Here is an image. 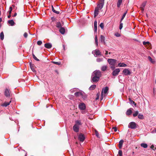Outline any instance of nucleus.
I'll use <instances>...</instances> for the list:
<instances>
[{"instance_id": "obj_16", "label": "nucleus", "mask_w": 156, "mask_h": 156, "mask_svg": "<svg viewBox=\"0 0 156 156\" xmlns=\"http://www.w3.org/2000/svg\"><path fill=\"white\" fill-rule=\"evenodd\" d=\"M44 46L46 48L48 49L51 48L52 46L51 44L50 43L45 44Z\"/></svg>"}, {"instance_id": "obj_10", "label": "nucleus", "mask_w": 156, "mask_h": 156, "mask_svg": "<svg viewBox=\"0 0 156 156\" xmlns=\"http://www.w3.org/2000/svg\"><path fill=\"white\" fill-rule=\"evenodd\" d=\"M99 79L98 77H96L92 75L91 81L92 82H97L99 81Z\"/></svg>"}, {"instance_id": "obj_58", "label": "nucleus", "mask_w": 156, "mask_h": 156, "mask_svg": "<svg viewBox=\"0 0 156 156\" xmlns=\"http://www.w3.org/2000/svg\"><path fill=\"white\" fill-rule=\"evenodd\" d=\"M108 54V51H105V55H107Z\"/></svg>"}, {"instance_id": "obj_60", "label": "nucleus", "mask_w": 156, "mask_h": 156, "mask_svg": "<svg viewBox=\"0 0 156 156\" xmlns=\"http://www.w3.org/2000/svg\"><path fill=\"white\" fill-rule=\"evenodd\" d=\"M11 17V15H9L8 16V18H10Z\"/></svg>"}, {"instance_id": "obj_26", "label": "nucleus", "mask_w": 156, "mask_h": 156, "mask_svg": "<svg viewBox=\"0 0 156 156\" xmlns=\"http://www.w3.org/2000/svg\"><path fill=\"white\" fill-rule=\"evenodd\" d=\"M51 8L53 12L54 13L57 14H58L59 13V11H56L54 9V7L52 5H51Z\"/></svg>"}, {"instance_id": "obj_63", "label": "nucleus", "mask_w": 156, "mask_h": 156, "mask_svg": "<svg viewBox=\"0 0 156 156\" xmlns=\"http://www.w3.org/2000/svg\"><path fill=\"white\" fill-rule=\"evenodd\" d=\"M2 19L0 17V22H1L2 21Z\"/></svg>"}, {"instance_id": "obj_62", "label": "nucleus", "mask_w": 156, "mask_h": 156, "mask_svg": "<svg viewBox=\"0 0 156 156\" xmlns=\"http://www.w3.org/2000/svg\"><path fill=\"white\" fill-rule=\"evenodd\" d=\"M63 48L64 50H65V45H63Z\"/></svg>"}, {"instance_id": "obj_20", "label": "nucleus", "mask_w": 156, "mask_h": 156, "mask_svg": "<svg viewBox=\"0 0 156 156\" xmlns=\"http://www.w3.org/2000/svg\"><path fill=\"white\" fill-rule=\"evenodd\" d=\"M59 31L61 34H64L65 33V30L63 27H61L60 28Z\"/></svg>"}, {"instance_id": "obj_28", "label": "nucleus", "mask_w": 156, "mask_h": 156, "mask_svg": "<svg viewBox=\"0 0 156 156\" xmlns=\"http://www.w3.org/2000/svg\"><path fill=\"white\" fill-rule=\"evenodd\" d=\"M96 85H92L90 86V87H89V90H93L96 87Z\"/></svg>"}, {"instance_id": "obj_9", "label": "nucleus", "mask_w": 156, "mask_h": 156, "mask_svg": "<svg viewBox=\"0 0 156 156\" xmlns=\"http://www.w3.org/2000/svg\"><path fill=\"white\" fill-rule=\"evenodd\" d=\"M113 70L114 71L112 72V75L114 76H116L117 75L120 71V69L118 68Z\"/></svg>"}, {"instance_id": "obj_29", "label": "nucleus", "mask_w": 156, "mask_h": 156, "mask_svg": "<svg viewBox=\"0 0 156 156\" xmlns=\"http://www.w3.org/2000/svg\"><path fill=\"white\" fill-rule=\"evenodd\" d=\"M76 124L75 125H78L79 126V125H80L82 124V123L80 120H76L75 122Z\"/></svg>"}, {"instance_id": "obj_40", "label": "nucleus", "mask_w": 156, "mask_h": 156, "mask_svg": "<svg viewBox=\"0 0 156 156\" xmlns=\"http://www.w3.org/2000/svg\"><path fill=\"white\" fill-rule=\"evenodd\" d=\"M51 62H52V63H53L54 64H56V65H60L61 64V63L60 62H56L52 61Z\"/></svg>"}, {"instance_id": "obj_52", "label": "nucleus", "mask_w": 156, "mask_h": 156, "mask_svg": "<svg viewBox=\"0 0 156 156\" xmlns=\"http://www.w3.org/2000/svg\"><path fill=\"white\" fill-rule=\"evenodd\" d=\"M23 36L27 38V33L26 32L25 33L23 34Z\"/></svg>"}, {"instance_id": "obj_35", "label": "nucleus", "mask_w": 156, "mask_h": 156, "mask_svg": "<svg viewBox=\"0 0 156 156\" xmlns=\"http://www.w3.org/2000/svg\"><path fill=\"white\" fill-rule=\"evenodd\" d=\"M34 64H32L31 63H30V68H31V69L33 71H34Z\"/></svg>"}, {"instance_id": "obj_38", "label": "nucleus", "mask_w": 156, "mask_h": 156, "mask_svg": "<svg viewBox=\"0 0 156 156\" xmlns=\"http://www.w3.org/2000/svg\"><path fill=\"white\" fill-rule=\"evenodd\" d=\"M138 111H136L133 114V117H136L138 115Z\"/></svg>"}, {"instance_id": "obj_7", "label": "nucleus", "mask_w": 156, "mask_h": 156, "mask_svg": "<svg viewBox=\"0 0 156 156\" xmlns=\"http://www.w3.org/2000/svg\"><path fill=\"white\" fill-rule=\"evenodd\" d=\"M79 108L80 110H83L86 108L85 105L84 103H81L79 105Z\"/></svg>"}, {"instance_id": "obj_25", "label": "nucleus", "mask_w": 156, "mask_h": 156, "mask_svg": "<svg viewBox=\"0 0 156 156\" xmlns=\"http://www.w3.org/2000/svg\"><path fill=\"white\" fill-rule=\"evenodd\" d=\"M118 66L119 67H126L127 65L123 63H120L118 64Z\"/></svg>"}, {"instance_id": "obj_8", "label": "nucleus", "mask_w": 156, "mask_h": 156, "mask_svg": "<svg viewBox=\"0 0 156 156\" xmlns=\"http://www.w3.org/2000/svg\"><path fill=\"white\" fill-rule=\"evenodd\" d=\"M78 138L80 141L83 142L85 139V137L83 134L80 133L79 134Z\"/></svg>"}, {"instance_id": "obj_22", "label": "nucleus", "mask_w": 156, "mask_h": 156, "mask_svg": "<svg viewBox=\"0 0 156 156\" xmlns=\"http://www.w3.org/2000/svg\"><path fill=\"white\" fill-rule=\"evenodd\" d=\"M94 32H96L97 29V21L95 20L94 23Z\"/></svg>"}, {"instance_id": "obj_12", "label": "nucleus", "mask_w": 156, "mask_h": 156, "mask_svg": "<svg viewBox=\"0 0 156 156\" xmlns=\"http://www.w3.org/2000/svg\"><path fill=\"white\" fill-rule=\"evenodd\" d=\"M10 90L8 89H6L5 90L4 94L5 96L7 97H9L10 96Z\"/></svg>"}, {"instance_id": "obj_50", "label": "nucleus", "mask_w": 156, "mask_h": 156, "mask_svg": "<svg viewBox=\"0 0 156 156\" xmlns=\"http://www.w3.org/2000/svg\"><path fill=\"white\" fill-rule=\"evenodd\" d=\"M115 35L117 37H119L120 36V34L118 33H115Z\"/></svg>"}, {"instance_id": "obj_33", "label": "nucleus", "mask_w": 156, "mask_h": 156, "mask_svg": "<svg viewBox=\"0 0 156 156\" xmlns=\"http://www.w3.org/2000/svg\"><path fill=\"white\" fill-rule=\"evenodd\" d=\"M138 118L140 119H144L143 115L140 114H139L138 115Z\"/></svg>"}, {"instance_id": "obj_61", "label": "nucleus", "mask_w": 156, "mask_h": 156, "mask_svg": "<svg viewBox=\"0 0 156 156\" xmlns=\"http://www.w3.org/2000/svg\"><path fill=\"white\" fill-rule=\"evenodd\" d=\"M81 113H82V114H84L85 113V111H82V112H81Z\"/></svg>"}, {"instance_id": "obj_24", "label": "nucleus", "mask_w": 156, "mask_h": 156, "mask_svg": "<svg viewBox=\"0 0 156 156\" xmlns=\"http://www.w3.org/2000/svg\"><path fill=\"white\" fill-rule=\"evenodd\" d=\"M131 109V108H130L126 112V114L127 115H129L132 114V111Z\"/></svg>"}, {"instance_id": "obj_55", "label": "nucleus", "mask_w": 156, "mask_h": 156, "mask_svg": "<svg viewBox=\"0 0 156 156\" xmlns=\"http://www.w3.org/2000/svg\"><path fill=\"white\" fill-rule=\"evenodd\" d=\"M140 9L142 12H143L144 10V8L140 7Z\"/></svg>"}, {"instance_id": "obj_57", "label": "nucleus", "mask_w": 156, "mask_h": 156, "mask_svg": "<svg viewBox=\"0 0 156 156\" xmlns=\"http://www.w3.org/2000/svg\"><path fill=\"white\" fill-rule=\"evenodd\" d=\"M17 15V13L16 12H15L14 15L12 16L13 17H15Z\"/></svg>"}, {"instance_id": "obj_43", "label": "nucleus", "mask_w": 156, "mask_h": 156, "mask_svg": "<svg viewBox=\"0 0 156 156\" xmlns=\"http://www.w3.org/2000/svg\"><path fill=\"white\" fill-rule=\"evenodd\" d=\"M100 26L102 29H103L104 27V23H101L100 25Z\"/></svg>"}, {"instance_id": "obj_48", "label": "nucleus", "mask_w": 156, "mask_h": 156, "mask_svg": "<svg viewBox=\"0 0 156 156\" xmlns=\"http://www.w3.org/2000/svg\"><path fill=\"white\" fill-rule=\"evenodd\" d=\"M145 5H146V3H145V2H144V3H143L142 4V5H141V7H144H144H145Z\"/></svg>"}, {"instance_id": "obj_54", "label": "nucleus", "mask_w": 156, "mask_h": 156, "mask_svg": "<svg viewBox=\"0 0 156 156\" xmlns=\"http://www.w3.org/2000/svg\"><path fill=\"white\" fill-rule=\"evenodd\" d=\"M152 133H156V128L154 129L152 131Z\"/></svg>"}, {"instance_id": "obj_31", "label": "nucleus", "mask_w": 156, "mask_h": 156, "mask_svg": "<svg viewBox=\"0 0 156 156\" xmlns=\"http://www.w3.org/2000/svg\"><path fill=\"white\" fill-rule=\"evenodd\" d=\"M107 68V66H103L101 68V70L104 71L106 70Z\"/></svg>"}, {"instance_id": "obj_37", "label": "nucleus", "mask_w": 156, "mask_h": 156, "mask_svg": "<svg viewBox=\"0 0 156 156\" xmlns=\"http://www.w3.org/2000/svg\"><path fill=\"white\" fill-rule=\"evenodd\" d=\"M103 59L102 58H97L96 61L98 62H100L103 61Z\"/></svg>"}, {"instance_id": "obj_53", "label": "nucleus", "mask_w": 156, "mask_h": 156, "mask_svg": "<svg viewBox=\"0 0 156 156\" xmlns=\"http://www.w3.org/2000/svg\"><path fill=\"white\" fill-rule=\"evenodd\" d=\"M112 129H114V131L115 132H116L117 131V129L116 127H113L112 128Z\"/></svg>"}, {"instance_id": "obj_39", "label": "nucleus", "mask_w": 156, "mask_h": 156, "mask_svg": "<svg viewBox=\"0 0 156 156\" xmlns=\"http://www.w3.org/2000/svg\"><path fill=\"white\" fill-rule=\"evenodd\" d=\"M95 44H96L97 46L98 44V37L97 35H96L95 37Z\"/></svg>"}, {"instance_id": "obj_11", "label": "nucleus", "mask_w": 156, "mask_h": 156, "mask_svg": "<svg viewBox=\"0 0 156 156\" xmlns=\"http://www.w3.org/2000/svg\"><path fill=\"white\" fill-rule=\"evenodd\" d=\"M83 94L84 92H82V91H80L75 92L74 94L76 97H79L80 96L82 97Z\"/></svg>"}, {"instance_id": "obj_44", "label": "nucleus", "mask_w": 156, "mask_h": 156, "mask_svg": "<svg viewBox=\"0 0 156 156\" xmlns=\"http://www.w3.org/2000/svg\"><path fill=\"white\" fill-rule=\"evenodd\" d=\"M119 154V156H122V152L121 150H119L118 152Z\"/></svg>"}, {"instance_id": "obj_30", "label": "nucleus", "mask_w": 156, "mask_h": 156, "mask_svg": "<svg viewBox=\"0 0 156 156\" xmlns=\"http://www.w3.org/2000/svg\"><path fill=\"white\" fill-rule=\"evenodd\" d=\"M140 145L141 147H143L144 148H146L147 147V144L145 143H142Z\"/></svg>"}, {"instance_id": "obj_32", "label": "nucleus", "mask_w": 156, "mask_h": 156, "mask_svg": "<svg viewBox=\"0 0 156 156\" xmlns=\"http://www.w3.org/2000/svg\"><path fill=\"white\" fill-rule=\"evenodd\" d=\"M127 11H126V12H125L123 14V15H122V16L120 22H121L123 20V19L125 17V16L127 13Z\"/></svg>"}, {"instance_id": "obj_1", "label": "nucleus", "mask_w": 156, "mask_h": 156, "mask_svg": "<svg viewBox=\"0 0 156 156\" xmlns=\"http://www.w3.org/2000/svg\"><path fill=\"white\" fill-rule=\"evenodd\" d=\"M105 0H99L97 6L96 7L94 11V17H95L98 14L99 11L103 7L104 4Z\"/></svg>"}, {"instance_id": "obj_41", "label": "nucleus", "mask_w": 156, "mask_h": 156, "mask_svg": "<svg viewBox=\"0 0 156 156\" xmlns=\"http://www.w3.org/2000/svg\"><path fill=\"white\" fill-rule=\"evenodd\" d=\"M12 8L11 7H10L9 8V11L8 12V13L9 14V15H11V12L12 11Z\"/></svg>"}, {"instance_id": "obj_19", "label": "nucleus", "mask_w": 156, "mask_h": 156, "mask_svg": "<svg viewBox=\"0 0 156 156\" xmlns=\"http://www.w3.org/2000/svg\"><path fill=\"white\" fill-rule=\"evenodd\" d=\"M8 23L11 26H14L15 23L13 20H10L8 21Z\"/></svg>"}, {"instance_id": "obj_5", "label": "nucleus", "mask_w": 156, "mask_h": 156, "mask_svg": "<svg viewBox=\"0 0 156 156\" xmlns=\"http://www.w3.org/2000/svg\"><path fill=\"white\" fill-rule=\"evenodd\" d=\"M92 53L94 54V56L96 57L101 55V52L98 49H96L95 50L93 51Z\"/></svg>"}, {"instance_id": "obj_13", "label": "nucleus", "mask_w": 156, "mask_h": 156, "mask_svg": "<svg viewBox=\"0 0 156 156\" xmlns=\"http://www.w3.org/2000/svg\"><path fill=\"white\" fill-rule=\"evenodd\" d=\"M63 25V23L62 21L61 22H57L56 23V27L58 28H60L62 27V26Z\"/></svg>"}, {"instance_id": "obj_6", "label": "nucleus", "mask_w": 156, "mask_h": 156, "mask_svg": "<svg viewBox=\"0 0 156 156\" xmlns=\"http://www.w3.org/2000/svg\"><path fill=\"white\" fill-rule=\"evenodd\" d=\"M123 73L126 76L130 75L131 72L129 69H125L122 71Z\"/></svg>"}, {"instance_id": "obj_23", "label": "nucleus", "mask_w": 156, "mask_h": 156, "mask_svg": "<svg viewBox=\"0 0 156 156\" xmlns=\"http://www.w3.org/2000/svg\"><path fill=\"white\" fill-rule=\"evenodd\" d=\"M122 0H118V1L117 2V7L118 8L120 7V5L122 3Z\"/></svg>"}, {"instance_id": "obj_4", "label": "nucleus", "mask_w": 156, "mask_h": 156, "mask_svg": "<svg viewBox=\"0 0 156 156\" xmlns=\"http://www.w3.org/2000/svg\"><path fill=\"white\" fill-rule=\"evenodd\" d=\"M136 124L134 122H131L129 124L128 127L131 129H134L136 127Z\"/></svg>"}, {"instance_id": "obj_2", "label": "nucleus", "mask_w": 156, "mask_h": 156, "mask_svg": "<svg viewBox=\"0 0 156 156\" xmlns=\"http://www.w3.org/2000/svg\"><path fill=\"white\" fill-rule=\"evenodd\" d=\"M117 60L115 59L109 58L108 59V62L110 65V68L112 70H114L115 68V65Z\"/></svg>"}, {"instance_id": "obj_64", "label": "nucleus", "mask_w": 156, "mask_h": 156, "mask_svg": "<svg viewBox=\"0 0 156 156\" xmlns=\"http://www.w3.org/2000/svg\"><path fill=\"white\" fill-rule=\"evenodd\" d=\"M55 71V72H56L57 74H58V71H57V70H56Z\"/></svg>"}, {"instance_id": "obj_51", "label": "nucleus", "mask_w": 156, "mask_h": 156, "mask_svg": "<svg viewBox=\"0 0 156 156\" xmlns=\"http://www.w3.org/2000/svg\"><path fill=\"white\" fill-rule=\"evenodd\" d=\"M51 20L52 21H56V19L54 17H52L51 18Z\"/></svg>"}, {"instance_id": "obj_56", "label": "nucleus", "mask_w": 156, "mask_h": 156, "mask_svg": "<svg viewBox=\"0 0 156 156\" xmlns=\"http://www.w3.org/2000/svg\"><path fill=\"white\" fill-rule=\"evenodd\" d=\"M154 146L153 145H152L151 146V148L152 149H153V150H154Z\"/></svg>"}, {"instance_id": "obj_14", "label": "nucleus", "mask_w": 156, "mask_h": 156, "mask_svg": "<svg viewBox=\"0 0 156 156\" xmlns=\"http://www.w3.org/2000/svg\"><path fill=\"white\" fill-rule=\"evenodd\" d=\"M79 126L78 125H74L73 126V129L75 132H77L79 131Z\"/></svg>"}, {"instance_id": "obj_49", "label": "nucleus", "mask_w": 156, "mask_h": 156, "mask_svg": "<svg viewBox=\"0 0 156 156\" xmlns=\"http://www.w3.org/2000/svg\"><path fill=\"white\" fill-rule=\"evenodd\" d=\"M143 44L144 45H146V44H149L150 43L148 41H147V42H145V41H143Z\"/></svg>"}, {"instance_id": "obj_18", "label": "nucleus", "mask_w": 156, "mask_h": 156, "mask_svg": "<svg viewBox=\"0 0 156 156\" xmlns=\"http://www.w3.org/2000/svg\"><path fill=\"white\" fill-rule=\"evenodd\" d=\"M148 59L151 63L154 64L155 63V61L154 59H152V58L150 56L148 57Z\"/></svg>"}, {"instance_id": "obj_42", "label": "nucleus", "mask_w": 156, "mask_h": 156, "mask_svg": "<svg viewBox=\"0 0 156 156\" xmlns=\"http://www.w3.org/2000/svg\"><path fill=\"white\" fill-rule=\"evenodd\" d=\"M32 55H33V58L36 60L37 61H39V60L36 57V56L34 55L33 53L32 54Z\"/></svg>"}, {"instance_id": "obj_59", "label": "nucleus", "mask_w": 156, "mask_h": 156, "mask_svg": "<svg viewBox=\"0 0 156 156\" xmlns=\"http://www.w3.org/2000/svg\"><path fill=\"white\" fill-rule=\"evenodd\" d=\"M96 136L98 137V133L97 132H96Z\"/></svg>"}, {"instance_id": "obj_34", "label": "nucleus", "mask_w": 156, "mask_h": 156, "mask_svg": "<svg viewBox=\"0 0 156 156\" xmlns=\"http://www.w3.org/2000/svg\"><path fill=\"white\" fill-rule=\"evenodd\" d=\"M11 102V101L9 102H5L4 103L3 106L5 107H6L9 105Z\"/></svg>"}, {"instance_id": "obj_17", "label": "nucleus", "mask_w": 156, "mask_h": 156, "mask_svg": "<svg viewBox=\"0 0 156 156\" xmlns=\"http://www.w3.org/2000/svg\"><path fill=\"white\" fill-rule=\"evenodd\" d=\"M105 37L102 35H101L100 37V41H101L104 43L105 44Z\"/></svg>"}, {"instance_id": "obj_45", "label": "nucleus", "mask_w": 156, "mask_h": 156, "mask_svg": "<svg viewBox=\"0 0 156 156\" xmlns=\"http://www.w3.org/2000/svg\"><path fill=\"white\" fill-rule=\"evenodd\" d=\"M37 43L38 45H40L42 44V42L41 41H37Z\"/></svg>"}, {"instance_id": "obj_27", "label": "nucleus", "mask_w": 156, "mask_h": 156, "mask_svg": "<svg viewBox=\"0 0 156 156\" xmlns=\"http://www.w3.org/2000/svg\"><path fill=\"white\" fill-rule=\"evenodd\" d=\"M4 36L3 32H1L0 34V37L1 40H3L4 39Z\"/></svg>"}, {"instance_id": "obj_46", "label": "nucleus", "mask_w": 156, "mask_h": 156, "mask_svg": "<svg viewBox=\"0 0 156 156\" xmlns=\"http://www.w3.org/2000/svg\"><path fill=\"white\" fill-rule=\"evenodd\" d=\"M123 27V24L121 22H120V24L119 25V28L120 30H121Z\"/></svg>"}, {"instance_id": "obj_15", "label": "nucleus", "mask_w": 156, "mask_h": 156, "mask_svg": "<svg viewBox=\"0 0 156 156\" xmlns=\"http://www.w3.org/2000/svg\"><path fill=\"white\" fill-rule=\"evenodd\" d=\"M108 90V87H106L102 89L101 92H103V94L104 93V94H106L107 93Z\"/></svg>"}, {"instance_id": "obj_21", "label": "nucleus", "mask_w": 156, "mask_h": 156, "mask_svg": "<svg viewBox=\"0 0 156 156\" xmlns=\"http://www.w3.org/2000/svg\"><path fill=\"white\" fill-rule=\"evenodd\" d=\"M124 141L123 140H121L119 142V149L122 148Z\"/></svg>"}, {"instance_id": "obj_3", "label": "nucleus", "mask_w": 156, "mask_h": 156, "mask_svg": "<svg viewBox=\"0 0 156 156\" xmlns=\"http://www.w3.org/2000/svg\"><path fill=\"white\" fill-rule=\"evenodd\" d=\"M92 75L96 77H98V78L100 79L101 75V74L100 71H95L93 72Z\"/></svg>"}, {"instance_id": "obj_47", "label": "nucleus", "mask_w": 156, "mask_h": 156, "mask_svg": "<svg viewBox=\"0 0 156 156\" xmlns=\"http://www.w3.org/2000/svg\"><path fill=\"white\" fill-rule=\"evenodd\" d=\"M103 98V92H101V99L102 100Z\"/></svg>"}, {"instance_id": "obj_36", "label": "nucleus", "mask_w": 156, "mask_h": 156, "mask_svg": "<svg viewBox=\"0 0 156 156\" xmlns=\"http://www.w3.org/2000/svg\"><path fill=\"white\" fill-rule=\"evenodd\" d=\"M129 100L131 104L134 105L135 106H136V104L135 103L134 101L131 100L130 98H129Z\"/></svg>"}]
</instances>
